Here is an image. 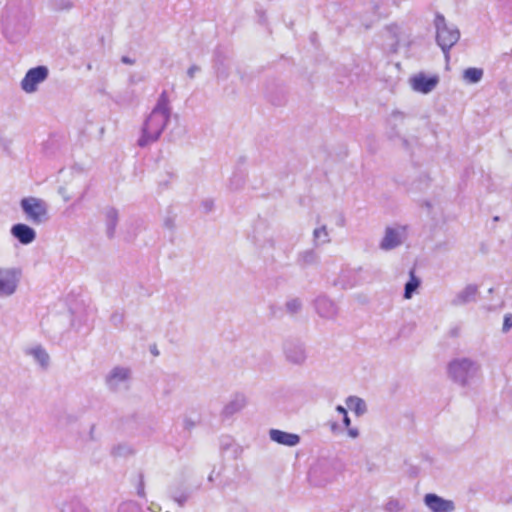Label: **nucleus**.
I'll return each mask as SVG.
<instances>
[{"instance_id":"nucleus-21","label":"nucleus","mask_w":512,"mask_h":512,"mask_svg":"<svg viewBox=\"0 0 512 512\" xmlns=\"http://www.w3.org/2000/svg\"><path fill=\"white\" fill-rule=\"evenodd\" d=\"M140 508L135 502H127L120 505L118 512H139Z\"/></svg>"},{"instance_id":"nucleus-8","label":"nucleus","mask_w":512,"mask_h":512,"mask_svg":"<svg viewBox=\"0 0 512 512\" xmlns=\"http://www.w3.org/2000/svg\"><path fill=\"white\" fill-rule=\"evenodd\" d=\"M437 84V76L427 77L422 73L415 75L411 79V86L413 90L424 94L431 92L436 87Z\"/></svg>"},{"instance_id":"nucleus-27","label":"nucleus","mask_w":512,"mask_h":512,"mask_svg":"<svg viewBox=\"0 0 512 512\" xmlns=\"http://www.w3.org/2000/svg\"><path fill=\"white\" fill-rule=\"evenodd\" d=\"M342 421L345 427L349 428L351 424V420L348 416V413L342 416Z\"/></svg>"},{"instance_id":"nucleus-29","label":"nucleus","mask_w":512,"mask_h":512,"mask_svg":"<svg viewBox=\"0 0 512 512\" xmlns=\"http://www.w3.org/2000/svg\"><path fill=\"white\" fill-rule=\"evenodd\" d=\"M94 430H95V425H92V426L90 427V431H89V436H90V439H91V440H94V439H95V437H94Z\"/></svg>"},{"instance_id":"nucleus-33","label":"nucleus","mask_w":512,"mask_h":512,"mask_svg":"<svg viewBox=\"0 0 512 512\" xmlns=\"http://www.w3.org/2000/svg\"><path fill=\"white\" fill-rule=\"evenodd\" d=\"M208 480H209V481H213V476H212V474H210V475H209Z\"/></svg>"},{"instance_id":"nucleus-20","label":"nucleus","mask_w":512,"mask_h":512,"mask_svg":"<svg viewBox=\"0 0 512 512\" xmlns=\"http://www.w3.org/2000/svg\"><path fill=\"white\" fill-rule=\"evenodd\" d=\"M131 452L130 448L126 445H116L111 449V454L115 457L125 456Z\"/></svg>"},{"instance_id":"nucleus-9","label":"nucleus","mask_w":512,"mask_h":512,"mask_svg":"<svg viewBox=\"0 0 512 512\" xmlns=\"http://www.w3.org/2000/svg\"><path fill=\"white\" fill-rule=\"evenodd\" d=\"M11 234L22 244H29L36 237L35 231L26 224H16L11 228Z\"/></svg>"},{"instance_id":"nucleus-12","label":"nucleus","mask_w":512,"mask_h":512,"mask_svg":"<svg viewBox=\"0 0 512 512\" xmlns=\"http://www.w3.org/2000/svg\"><path fill=\"white\" fill-rule=\"evenodd\" d=\"M247 404V398L243 393H236L223 408L225 416H232L241 411Z\"/></svg>"},{"instance_id":"nucleus-30","label":"nucleus","mask_w":512,"mask_h":512,"mask_svg":"<svg viewBox=\"0 0 512 512\" xmlns=\"http://www.w3.org/2000/svg\"><path fill=\"white\" fill-rule=\"evenodd\" d=\"M148 509H149L150 511H153V512H158V511L156 510V507H155V505H154V504H152L150 507H148Z\"/></svg>"},{"instance_id":"nucleus-10","label":"nucleus","mask_w":512,"mask_h":512,"mask_svg":"<svg viewBox=\"0 0 512 512\" xmlns=\"http://www.w3.org/2000/svg\"><path fill=\"white\" fill-rule=\"evenodd\" d=\"M474 368V364L469 359H457L449 364V373L454 377H464L468 375Z\"/></svg>"},{"instance_id":"nucleus-22","label":"nucleus","mask_w":512,"mask_h":512,"mask_svg":"<svg viewBox=\"0 0 512 512\" xmlns=\"http://www.w3.org/2000/svg\"><path fill=\"white\" fill-rule=\"evenodd\" d=\"M402 507L400 505V502L398 500H390L386 504V510L388 512H399L401 511Z\"/></svg>"},{"instance_id":"nucleus-26","label":"nucleus","mask_w":512,"mask_h":512,"mask_svg":"<svg viewBox=\"0 0 512 512\" xmlns=\"http://www.w3.org/2000/svg\"><path fill=\"white\" fill-rule=\"evenodd\" d=\"M348 435L352 438H356L359 435V431L357 428H348Z\"/></svg>"},{"instance_id":"nucleus-23","label":"nucleus","mask_w":512,"mask_h":512,"mask_svg":"<svg viewBox=\"0 0 512 512\" xmlns=\"http://www.w3.org/2000/svg\"><path fill=\"white\" fill-rule=\"evenodd\" d=\"M137 495L141 498H144L146 496L143 476H140V481L137 487Z\"/></svg>"},{"instance_id":"nucleus-31","label":"nucleus","mask_w":512,"mask_h":512,"mask_svg":"<svg viewBox=\"0 0 512 512\" xmlns=\"http://www.w3.org/2000/svg\"><path fill=\"white\" fill-rule=\"evenodd\" d=\"M337 428V424L336 423H332L331 424V430L334 432Z\"/></svg>"},{"instance_id":"nucleus-17","label":"nucleus","mask_w":512,"mask_h":512,"mask_svg":"<svg viewBox=\"0 0 512 512\" xmlns=\"http://www.w3.org/2000/svg\"><path fill=\"white\" fill-rule=\"evenodd\" d=\"M420 282L414 275V270L410 272V280L405 285L404 297L406 299H410L412 297L413 292L418 288Z\"/></svg>"},{"instance_id":"nucleus-11","label":"nucleus","mask_w":512,"mask_h":512,"mask_svg":"<svg viewBox=\"0 0 512 512\" xmlns=\"http://www.w3.org/2000/svg\"><path fill=\"white\" fill-rule=\"evenodd\" d=\"M169 497L180 507H183L190 497L189 489L182 483L171 485L168 489Z\"/></svg>"},{"instance_id":"nucleus-1","label":"nucleus","mask_w":512,"mask_h":512,"mask_svg":"<svg viewBox=\"0 0 512 512\" xmlns=\"http://www.w3.org/2000/svg\"><path fill=\"white\" fill-rule=\"evenodd\" d=\"M435 26L437 43L448 57L449 50L458 42L460 33L457 29L449 27L444 16L440 14L435 17Z\"/></svg>"},{"instance_id":"nucleus-3","label":"nucleus","mask_w":512,"mask_h":512,"mask_svg":"<svg viewBox=\"0 0 512 512\" xmlns=\"http://www.w3.org/2000/svg\"><path fill=\"white\" fill-rule=\"evenodd\" d=\"M167 122L168 119L165 114L151 112L144 124L143 137L139 140V144L143 146L150 141L156 140L165 128Z\"/></svg>"},{"instance_id":"nucleus-5","label":"nucleus","mask_w":512,"mask_h":512,"mask_svg":"<svg viewBox=\"0 0 512 512\" xmlns=\"http://www.w3.org/2000/svg\"><path fill=\"white\" fill-rule=\"evenodd\" d=\"M18 273L15 269L0 268V296L12 295L18 286Z\"/></svg>"},{"instance_id":"nucleus-32","label":"nucleus","mask_w":512,"mask_h":512,"mask_svg":"<svg viewBox=\"0 0 512 512\" xmlns=\"http://www.w3.org/2000/svg\"><path fill=\"white\" fill-rule=\"evenodd\" d=\"M295 307H296V306H294V304H289V308H290L291 310H293Z\"/></svg>"},{"instance_id":"nucleus-2","label":"nucleus","mask_w":512,"mask_h":512,"mask_svg":"<svg viewBox=\"0 0 512 512\" xmlns=\"http://www.w3.org/2000/svg\"><path fill=\"white\" fill-rule=\"evenodd\" d=\"M21 208L24 211L27 219L34 224H40L48 218V208L40 198L26 197L20 202Z\"/></svg>"},{"instance_id":"nucleus-6","label":"nucleus","mask_w":512,"mask_h":512,"mask_svg":"<svg viewBox=\"0 0 512 512\" xmlns=\"http://www.w3.org/2000/svg\"><path fill=\"white\" fill-rule=\"evenodd\" d=\"M424 503L431 512H453L455 510V504L452 500L444 499L434 493L426 494Z\"/></svg>"},{"instance_id":"nucleus-13","label":"nucleus","mask_w":512,"mask_h":512,"mask_svg":"<svg viewBox=\"0 0 512 512\" xmlns=\"http://www.w3.org/2000/svg\"><path fill=\"white\" fill-rule=\"evenodd\" d=\"M346 406L349 410L353 411L357 416L363 415L367 410L364 400L357 396H349L346 399Z\"/></svg>"},{"instance_id":"nucleus-16","label":"nucleus","mask_w":512,"mask_h":512,"mask_svg":"<svg viewBox=\"0 0 512 512\" xmlns=\"http://www.w3.org/2000/svg\"><path fill=\"white\" fill-rule=\"evenodd\" d=\"M129 379V370L122 367L115 368L110 376L112 384H119Z\"/></svg>"},{"instance_id":"nucleus-18","label":"nucleus","mask_w":512,"mask_h":512,"mask_svg":"<svg viewBox=\"0 0 512 512\" xmlns=\"http://www.w3.org/2000/svg\"><path fill=\"white\" fill-rule=\"evenodd\" d=\"M30 354L43 367H45L49 362V355L41 347H36V348L31 349Z\"/></svg>"},{"instance_id":"nucleus-28","label":"nucleus","mask_w":512,"mask_h":512,"mask_svg":"<svg viewBox=\"0 0 512 512\" xmlns=\"http://www.w3.org/2000/svg\"><path fill=\"white\" fill-rule=\"evenodd\" d=\"M336 411H337L340 415H342V416H343V415H345V414H347V410H346V408H345V407H343V406H341V405H338V406L336 407Z\"/></svg>"},{"instance_id":"nucleus-25","label":"nucleus","mask_w":512,"mask_h":512,"mask_svg":"<svg viewBox=\"0 0 512 512\" xmlns=\"http://www.w3.org/2000/svg\"><path fill=\"white\" fill-rule=\"evenodd\" d=\"M194 427V422L191 419H184V428L190 430Z\"/></svg>"},{"instance_id":"nucleus-24","label":"nucleus","mask_w":512,"mask_h":512,"mask_svg":"<svg viewBox=\"0 0 512 512\" xmlns=\"http://www.w3.org/2000/svg\"><path fill=\"white\" fill-rule=\"evenodd\" d=\"M512 327V315H507L503 322V331L507 332Z\"/></svg>"},{"instance_id":"nucleus-7","label":"nucleus","mask_w":512,"mask_h":512,"mask_svg":"<svg viewBox=\"0 0 512 512\" xmlns=\"http://www.w3.org/2000/svg\"><path fill=\"white\" fill-rule=\"evenodd\" d=\"M269 437L273 442L287 447H295L301 440L298 434L289 433L279 429H270Z\"/></svg>"},{"instance_id":"nucleus-4","label":"nucleus","mask_w":512,"mask_h":512,"mask_svg":"<svg viewBox=\"0 0 512 512\" xmlns=\"http://www.w3.org/2000/svg\"><path fill=\"white\" fill-rule=\"evenodd\" d=\"M48 76V70L45 66H38L30 69L21 81L22 89L27 93H32L37 89V85L43 82Z\"/></svg>"},{"instance_id":"nucleus-14","label":"nucleus","mask_w":512,"mask_h":512,"mask_svg":"<svg viewBox=\"0 0 512 512\" xmlns=\"http://www.w3.org/2000/svg\"><path fill=\"white\" fill-rule=\"evenodd\" d=\"M399 244H400V238H399L398 233L394 229L388 228L386 230V234L381 242V247L383 249L388 250V249L395 248Z\"/></svg>"},{"instance_id":"nucleus-19","label":"nucleus","mask_w":512,"mask_h":512,"mask_svg":"<svg viewBox=\"0 0 512 512\" xmlns=\"http://www.w3.org/2000/svg\"><path fill=\"white\" fill-rule=\"evenodd\" d=\"M483 71L478 68H468L464 72V77L471 83H476L482 78Z\"/></svg>"},{"instance_id":"nucleus-15","label":"nucleus","mask_w":512,"mask_h":512,"mask_svg":"<svg viewBox=\"0 0 512 512\" xmlns=\"http://www.w3.org/2000/svg\"><path fill=\"white\" fill-rule=\"evenodd\" d=\"M152 112H158L161 114H165L166 118L169 119L170 110H169V98L166 91H163L159 97L158 103Z\"/></svg>"}]
</instances>
